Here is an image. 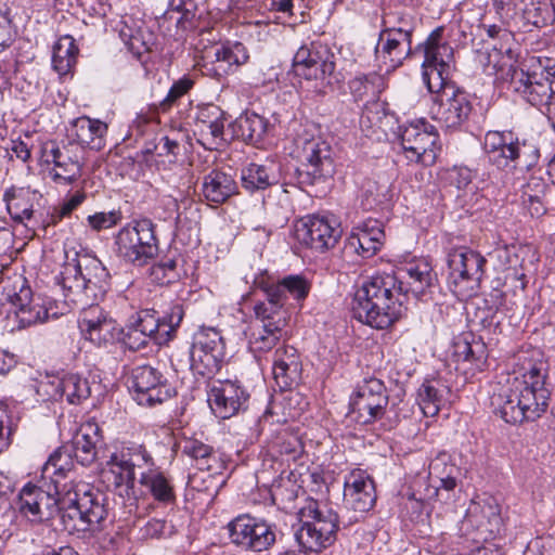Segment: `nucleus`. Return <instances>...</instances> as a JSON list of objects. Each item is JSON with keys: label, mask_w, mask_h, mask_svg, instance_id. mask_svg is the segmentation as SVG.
<instances>
[{"label": "nucleus", "mask_w": 555, "mask_h": 555, "mask_svg": "<svg viewBox=\"0 0 555 555\" xmlns=\"http://www.w3.org/2000/svg\"><path fill=\"white\" fill-rule=\"evenodd\" d=\"M55 493L31 481L18 492L16 508L31 522H42L59 515L63 530L69 534L91 537L104 528L109 516L108 499L99 488L85 481H68L57 486Z\"/></svg>", "instance_id": "obj_1"}, {"label": "nucleus", "mask_w": 555, "mask_h": 555, "mask_svg": "<svg viewBox=\"0 0 555 555\" xmlns=\"http://www.w3.org/2000/svg\"><path fill=\"white\" fill-rule=\"evenodd\" d=\"M408 295L404 282L393 271L376 273L357 289L352 305V317L377 330L391 326L405 310Z\"/></svg>", "instance_id": "obj_2"}, {"label": "nucleus", "mask_w": 555, "mask_h": 555, "mask_svg": "<svg viewBox=\"0 0 555 555\" xmlns=\"http://www.w3.org/2000/svg\"><path fill=\"white\" fill-rule=\"evenodd\" d=\"M551 391L545 385H528L526 380H509L498 386L491 397L492 413L505 423L517 425L539 420L547 410Z\"/></svg>", "instance_id": "obj_3"}, {"label": "nucleus", "mask_w": 555, "mask_h": 555, "mask_svg": "<svg viewBox=\"0 0 555 555\" xmlns=\"http://www.w3.org/2000/svg\"><path fill=\"white\" fill-rule=\"evenodd\" d=\"M297 514L301 525L295 539L302 550L320 553L336 542L340 519L332 503L308 496Z\"/></svg>", "instance_id": "obj_4"}, {"label": "nucleus", "mask_w": 555, "mask_h": 555, "mask_svg": "<svg viewBox=\"0 0 555 555\" xmlns=\"http://www.w3.org/2000/svg\"><path fill=\"white\" fill-rule=\"evenodd\" d=\"M505 79L522 100L543 111L555 95V60L532 56L526 69L511 64L505 73Z\"/></svg>", "instance_id": "obj_5"}, {"label": "nucleus", "mask_w": 555, "mask_h": 555, "mask_svg": "<svg viewBox=\"0 0 555 555\" xmlns=\"http://www.w3.org/2000/svg\"><path fill=\"white\" fill-rule=\"evenodd\" d=\"M293 143L300 163L295 169L294 178L300 189L322 183L333 177L335 165L327 142L304 130L296 134Z\"/></svg>", "instance_id": "obj_6"}, {"label": "nucleus", "mask_w": 555, "mask_h": 555, "mask_svg": "<svg viewBox=\"0 0 555 555\" xmlns=\"http://www.w3.org/2000/svg\"><path fill=\"white\" fill-rule=\"evenodd\" d=\"M113 250L125 263L149 264L159 250L156 224L150 218L128 222L114 235Z\"/></svg>", "instance_id": "obj_7"}, {"label": "nucleus", "mask_w": 555, "mask_h": 555, "mask_svg": "<svg viewBox=\"0 0 555 555\" xmlns=\"http://www.w3.org/2000/svg\"><path fill=\"white\" fill-rule=\"evenodd\" d=\"M487 259L467 246L451 247L447 251V285L459 299L478 294L485 276Z\"/></svg>", "instance_id": "obj_8"}, {"label": "nucleus", "mask_w": 555, "mask_h": 555, "mask_svg": "<svg viewBox=\"0 0 555 555\" xmlns=\"http://www.w3.org/2000/svg\"><path fill=\"white\" fill-rule=\"evenodd\" d=\"M443 33L442 26L435 28L427 39L416 48L424 53L423 82L430 93H437V95L448 91L446 85L453 60V48L443 39Z\"/></svg>", "instance_id": "obj_9"}, {"label": "nucleus", "mask_w": 555, "mask_h": 555, "mask_svg": "<svg viewBox=\"0 0 555 555\" xmlns=\"http://www.w3.org/2000/svg\"><path fill=\"white\" fill-rule=\"evenodd\" d=\"M227 529L231 543L253 553L271 551L283 535L276 524L249 514L236 516L227 525Z\"/></svg>", "instance_id": "obj_10"}, {"label": "nucleus", "mask_w": 555, "mask_h": 555, "mask_svg": "<svg viewBox=\"0 0 555 555\" xmlns=\"http://www.w3.org/2000/svg\"><path fill=\"white\" fill-rule=\"evenodd\" d=\"M251 321L246 335L253 352H268L274 348L283 336L291 319L289 310H281L270 304L257 301L254 307Z\"/></svg>", "instance_id": "obj_11"}, {"label": "nucleus", "mask_w": 555, "mask_h": 555, "mask_svg": "<svg viewBox=\"0 0 555 555\" xmlns=\"http://www.w3.org/2000/svg\"><path fill=\"white\" fill-rule=\"evenodd\" d=\"M107 472L113 477L112 485L125 487L127 493L133 491L138 482L137 470H149L156 466L152 453L142 443L128 442L114 451L106 462Z\"/></svg>", "instance_id": "obj_12"}, {"label": "nucleus", "mask_w": 555, "mask_h": 555, "mask_svg": "<svg viewBox=\"0 0 555 555\" xmlns=\"http://www.w3.org/2000/svg\"><path fill=\"white\" fill-rule=\"evenodd\" d=\"M185 365L202 377L211 378L221 369L225 358V343L215 327H202L193 336V343L185 352Z\"/></svg>", "instance_id": "obj_13"}, {"label": "nucleus", "mask_w": 555, "mask_h": 555, "mask_svg": "<svg viewBox=\"0 0 555 555\" xmlns=\"http://www.w3.org/2000/svg\"><path fill=\"white\" fill-rule=\"evenodd\" d=\"M389 395L384 382L366 377L357 384L349 401V414L361 425L373 424L387 413Z\"/></svg>", "instance_id": "obj_14"}, {"label": "nucleus", "mask_w": 555, "mask_h": 555, "mask_svg": "<svg viewBox=\"0 0 555 555\" xmlns=\"http://www.w3.org/2000/svg\"><path fill=\"white\" fill-rule=\"evenodd\" d=\"M399 138L406 158L423 165H433L440 151L439 133L425 118L399 127Z\"/></svg>", "instance_id": "obj_15"}, {"label": "nucleus", "mask_w": 555, "mask_h": 555, "mask_svg": "<svg viewBox=\"0 0 555 555\" xmlns=\"http://www.w3.org/2000/svg\"><path fill=\"white\" fill-rule=\"evenodd\" d=\"M184 315L183 304L175 301L162 315L153 308H145L132 315L130 322L138 327L139 332L150 336L157 346H165L176 338Z\"/></svg>", "instance_id": "obj_16"}, {"label": "nucleus", "mask_w": 555, "mask_h": 555, "mask_svg": "<svg viewBox=\"0 0 555 555\" xmlns=\"http://www.w3.org/2000/svg\"><path fill=\"white\" fill-rule=\"evenodd\" d=\"M129 383L133 400L142 406L153 408L176 396V388L163 372L150 364L133 367Z\"/></svg>", "instance_id": "obj_17"}, {"label": "nucleus", "mask_w": 555, "mask_h": 555, "mask_svg": "<svg viewBox=\"0 0 555 555\" xmlns=\"http://www.w3.org/2000/svg\"><path fill=\"white\" fill-rule=\"evenodd\" d=\"M41 158L44 164L53 165L50 177L56 183L72 184L81 177L83 151L75 142L48 141L41 147Z\"/></svg>", "instance_id": "obj_18"}, {"label": "nucleus", "mask_w": 555, "mask_h": 555, "mask_svg": "<svg viewBox=\"0 0 555 555\" xmlns=\"http://www.w3.org/2000/svg\"><path fill=\"white\" fill-rule=\"evenodd\" d=\"M254 285L266 295L261 302L270 304L281 310H288L286 307L288 298H293L301 307L311 289V282L300 274H289L275 280L267 273H260L255 278Z\"/></svg>", "instance_id": "obj_19"}, {"label": "nucleus", "mask_w": 555, "mask_h": 555, "mask_svg": "<svg viewBox=\"0 0 555 555\" xmlns=\"http://www.w3.org/2000/svg\"><path fill=\"white\" fill-rule=\"evenodd\" d=\"M340 235L339 223L328 216H306L296 221L294 227L296 241L318 253H325L334 248Z\"/></svg>", "instance_id": "obj_20"}, {"label": "nucleus", "mask_w": 555, "mask_h": 555, "mask_svg": "<svg viewBox=\"0 0 555 555\" xmlns=\"http://www.w3.org/2000/svg\"><path fill=\"white\" fill-rule=\"evenodd\" d=\"M250 393L238 379L215 380L207 391V402L212 413L229 420L248 409Z\"/></svg>", "instance_id": "obj_21"}, {"label": "nucleus", "mask_w": 555, "mask_h": 555, "mask_svg": "<svg viewBox=\"0 0 555 555\" xmlns=\"http://www.w3.org/2000/svg\"><path fill=\"white\" fill-rule=\"evenodd\" d=\"M473 112L470 96L464 90L452 89L441 92L434 98V104L430 108L431 116L441 126L447 129H461L467 121Z\"/></svg>", "instance_id": "obj_22"}, {"label": "nucleus", "mask_w": 555, "mask_h": 555, "mask_svg": "<svg viewBox=\"0 0 555 555\" xmlns=\"http://www.w3.org/2000/svg\"><path fill=\"white\" fill-rule=\"evenodd\" d=\"M227 120V113L218 105L198 106L194 119V135L197 142L205 150H219L225 143L224 125Z\"/></svg>", "instance_id": "obj_23"}, {"label": "nucleus", "mask_w": 555, "mask_h": 555, "mask_svg": "<svg viewBox=\"0 0 555 555\" xmlns=\"http://www.w3.org/2000/svg\"><path fill=\"white\" fill-rule=\"evenodd\" d=\"M81 336L98 347L115 341L120 331L99 305H90L78 318Z\"/></svg>", "instance_id": "obj_24"}, {"label": "nucleus", "mask_w": 555, "mask_h": 555, "mask_svg": "<svg viewBox=\"0 0 555 555\" xmlns=\"http://www.w3.org/2000/svg\"><path fill=\"white\" fill-rule=\"evenodd\" d=\"M406 29L382 28L375 47L378 62L386 67V72L395 70L412 54V40Z\"/></svg>", "instance_id": "obj_25"}, {"label": "nucleus", "mask_w": 555, "mask_h": 555, "mask_svg": "<svg viewBox=\"0 0 555 555\" xmlns=\"http://www.w3.org/2000/svg\"><path fill=\"white\" fill-rule=\"evenodd\" d=\"M376 502L375 482L361 469L352 470L344 482V504L348 509L366 513Z\"/></svg>", "instance_id": "obj_26"}, {"label": "nucleus", "mask_w": 555, "mask_h": 555, "mask_svg": "<svg viewBox=\"0 0 555 555\" xmlns=\"http://www.w3.org/2000/svg\"><path fill=\"white\" fill-rule=\"evenodd\" d=\"M273 378L282 391L291 390L301 380L302 363L300 354L293 346L275 349L272 366Z\"/></svg>", "instance_id": "obj_27"}, {"label": "nucleus", "mask_w": 555, "mask_h": 555, "mask_svg": "<svg viewBox=\"0 0 555 555\" xmlns=\"http://www.w3.org/2000/svg\"><path fill=\"white\" fill-rule=\"evenodd\" d=\"M515 376L512 380H526L528 385H545L548 375V362L541 349L521 347L514 354Z\"/></svg>", "instance_id": "obj_28"}, {"label": "nucleus", "mask_w": 555, "mask_h": 555, "mask_svg": "<svg viewBox=\"0 0 555 555\" xmlns=\"http://www.w3.org/2000/svg\"><path fill=\"white\" fill-rule=\"evenodd\" d=\"M404 282L406 295L413 294L420 298L435 286L437 273L430 261L426 258L414 259L393 271Z\"/></svg>", "instance_id": "obj_29"}, {"label": "nucleus", "mask_w": 555, "mask_h": 555, "mask_svg": "<svg viewBox=\"0 0 555 555\" xmlns=\"http://www.w3.org/2000/svg\"><path fill=\"white\" fill-rule=\"evenodd\" d=\"M138 483L143 488L144 493L155 502L164 506L175 505L177 492L173 477L162 467L155 466L139 474Z\"/></svg>", "instance_id": "obj_30"}, {"label": "nucleus", "mask_w": 555, "mask_h": 555, "mask_svg": "<svg viewBox=\"0 0 555 555\" xmlns=\"http://www.w3.org/2000/svg\"><path fill=\"white\" fill-rule=\"evenodd\" d=\"M231 127L237 139L257 147L264 144L274 129V125L267 117L251 111L242 113Z\"/></svg>", "instance_id": "obj_31"}, {"label": "nucleus", "mask_w": 555, "mask_h": 555, "mask_svg": "<svg viewBox=\"0 0 555 555\" xmlns=\"http://www.w3.org/2000/svg\"><path fill=\"white\" fill-rule=\"evenodd\" d=\"M518 138L511 130H489L485 134L483 151L489 162L500 169L512 166Z\"/></svg>", "instance_id": "obj_32"}, {"label": "nucleus", "mask_w": 555, "mask_h": 555, "mask_svg": "<svg viewBox=\"0 0 555 555\" xmlns=\"http://www.w3.org/2000/svg\"><path fill=\"white\" fill-rule=\"evenodd\" d=\"M103 441L102 429L94 420L83 422L68 447L73 448V454L81 466H90L98 454V446Z\"/></svg>", "instance_id": "obj_33"}, {"label": "nucleus", "mask_w": 555, "mask_h": 555, "mask_svg": "<svg viewBox=\"0 0 555 555\" xmlns=\"http://www.w3.org/2000/svg\"><path fill=\"white\" fill-rule=\"evenodd\" d=\"M11 302L16 308L15 314L21 327L43 323L49 319V309L40 297H34L28 285H22L17 293L11 296Z\"/></svg>", "instance_id": "obj_34"}, {"label": "nucleus", "mask_w": 555, "mask_h": 555, "mask_svg": "<svg viewBox=\"0 0 555 555\" xmlns=\"http://www.w3.org/2000/svg\"><path fill=\"white\" fill-rule=\"evenodd\" d=\"M459 475L460 468L451 463V455L444 451L439 452L429 464L430 478L438 480L429 498L436 496L439 501L449 500L457 487Z\"/></svg>", "instance_id": "obj_35"}, {"label": "nucleus", "mask_w": 555, "mask_h": 555, "mask_svg": "<svg viewBox=\"0 0 555 555\" xmlns=\"http://www.w3.org/2000/svg\"><path fill=\"white\" fill-rule=\"evenodd\" d=\"M119 37L128 51L139 61L152 51L156 35L144 21L128 17L121 23Z\"/></svg>", "instance_id": "obj_36"}, {"label": "nucleus", "mask_w": 555, "mask_h": 555, "mask_svg": "<svg viewBox=\"0 0 555 555\" xmlns=\"http://www.w3.org/2000/svg\"><path fill=\"white\" fill-rule=\"evenodd\" d=\"M201 194L207 203L221 205L238 194V185L231 173L212 169L203 177Z\"/></svg>", "instance_id": "obj_37"}, {"label": "nucleus", "mask_w": 555, "mask_h": 555, "mask_svg": "<svg viewBox=\"0 0 555 555\" xmlns=\"http://www.w3.org/2000/svg\"><path fill=\"white\" fill-rule=\"evenodd\" d=\"M39 193L29 186H15L7 189L3 193V202L7 211L16 223L30 222L35 219L34 205Z\"/></svg>", "instance_id": "obj_38"}, {"label": "nucleus", "mask_w": 555, "mask_h": 555, "mask_svg": "<svg viewBox=\"0 0 555 555\" xmlns=\"http://www.w3.org/2000/svg\"><path fill=\"white\" fill-rule=\"evenodd\" d=\"M241 182L249 193L268 190L280 182L278 165L249 163L241 170Z\"/></svg>", "instance_id": "obj_39"}, {"label": "nucleus", "mask_w": 555, "mask_h": 555, "mask_svg": "<svg viewBox=\"0 0 555 555\" xmlns=\"http://www.w3.org/2000/svg\"><path fill=\"white\" fill-rule=\"evenodd\" d=\"M453 356L457 362H468L482 370L488 358V348L481 337L472 332H464L453 341Z\"/></svg>", "instance_id": "obj_40"}, {"label": "nucleus", "mask_w": 555, "mask_h": 555, "mask_svg": "<svg viewBox=\"0 0 555 555\" xmlns=\"http://www.w3.org/2000/svg\"><path fill=\"white\" fill-rule=\"evenodd\" d=\"M347 87L354 103L367 104L378 100L385 90V79L376 72L360 73L349 79Z\"/></svg>", "instance_id": "obj_41"}, {"label": "nucleus", "mask_w": 555, "mask_h": 555, "mask_svg": "<svg viewBox=\"0 0 555 555\" xmlns=\"http://www.w3.org/2000/svg\"><path fill=\"white\" fill-rule=\"evenodd\" d=\"M550 185L537 175H531L521 186V203L531 217L540 218L547 211L546 194Z\"/></svg>", "instance_id": "obj_42"}, {"label": "nucleus", "mask_w": 555, "mask_h": 555, "mask_svg": "<svg viewBox=\"0 0 555 555\" xmlns=\"http://www.w3.org/2000/svg\"><path fill=\"white\" fill-rule=\"evenodd\" d=\"M75 140L73 142L79 144L81 149L100 151L105 146V134L107 125L99 119H92L87 116L77 118L74 121Z\"/></svg>", "instance_id": "obj_43"}, {"label": "nucleus", "mask_w": 555, "mask_h": 555, "mask_svg": "<svg viewBox=\"0 0 555 555\" xmlns=\"http://www.w3.org/2000/svg\"><path fill=\"white\" fill-rule=\"evenodd\" d=\"M75 256L78 270L82 273L81 276H83L90 294L95 297L98 292H105L109 273L101 260L87 253H75Z\"/></svg>", "instance_id": "obj_44"}, {"label": "nucleus", "mask_w": 555, "mask_h": 555, "mask_svg": "<svg viewBox=\"0 0 555 555\" xmlns=\"http://www.w3.org/2000/svg\"><path fill=\"white\" fill-rule=\"evenodd\" d=\"M81 274L75 257L72 261L67 260L64 263L63 270L56 276L57 284L62 286L65 298L75 304L82 301V296L87 298L92 296Z\"/></svg>", "instance_id": "obj_45"}, {"label": "nucleus", "mask_w": 555, "mask_h": 555, "mask_svg": "<svg viewBox=\"0 0 555 555\" xmlns=\"http://www.w3.org/2000/svg\"><path fill=\"white\" fill-rule=\"evenodd\" d=\"M182 453L192 459L201 470L217 474L223 467L215 449L198 439H185L182 444Z\"/></svg>", "instance_id": "obj_46"}, {"label": "nucleus", "mask_w": 555, "mask_h": 555, "mask_svg": "<svg viewBox=\"0 0 555 555\" xmlns=\"http://www.w3.org/2000/svg\"><path fill=\"white\" fill-rule=\"evenodd\" d=\"M79 49L73 36H62L53 47L52 67L60 75L70 74L77 63Z\"/></svg>", "instance_id": "obj_47"}, {"label": "nucleus", "mask_w": 555, "mask_h": 555, "mask_svg": "<svg viewBox=\"0 0 555 555\" xmlns=\"http://www.w3.org/2000/svg\"><path fill=\"white\" fill-rule=\"evenodd\" d=\"M392 205V193L387 184L369 180L362 186L361 206L364 210L388 211Z\"/></svg>", "instance_id": "obj_48"}, {"label": "nucleus", "mask_w": 555, "mask_h": 555, "mask_svg": "<svg viewBox=\"0 0 555 555\" xmlns=\"http://www.w3.org/2000/svg\"><path fill=\"white\" fill-rule=\"evenodd\" d=\"M73 448L68 447V443L62 444L54 450L42 467V474L46 477H50L52 481L57 478H64L74 469L75 456L73 454Z\"/></svg>", "instance_id": "obj_49"}, {"label": "nucleus", "mask_w": 555, "mask_h": 555, "mask_svg": "<svg viewBox=\"0 0 555 555\" xmlns=\"http://www.w3.org/2000/svg\"><path fill=\"white\" fill-rule=\"evenodd\" d=\"M61 391V401L65 399L69 404H81L91 395L89 380L78 374H66L57 382Z\"/></svg>", "instance_id": "obj_50"}, {"label": "nucleus", "mask_w": 555, "mask_h": 555, "mask_svg": "<svg viewBox=\"0 0 555 555\" xmlns=\"http://www.w3.org/2000/svg\"><path fill=\"white\" fill-rule=\"evenodd\" d=\"M274 454L283 462L296 463L304 456L305 447L300 437L287 430L281 431L272 443Z\"/></svg>", "instance_id": "obj_51"}, {"label": "nucleus", "mask_w": 555, "mask_h": 555, "mask_svg": "<svg viewBox=\"0 0 555 555\" xmlns=\"http://www.w3.org/2000/svg\"><path fill=\"white\" fill-rule=\"evenodd\" d=\"M417 403L426 417L436 416L443 403V390L439 383L425 380L417 390Z\"/></svg>", "instance_id": "obj_52"}, {"label": "nucleus", "mask_w": 555, "mask_h": 555, "mask_svg": "<svg viewBox=\"0 0 555 555\" xmlns=\"http://www.w3.org/2000/svg\"><path fill=\"white\" fill-rule=\"evenodd\" d=\"M522 17L527 24L542 28L555 21V8L551 0H529L522 9Z\"/></svg>", "instance_id": "obj_53"}, {"label": "nucleus", "mask_w": 555, "mask_h": 555, "mask_svg": "<svg viewBox=\"0 0 555 555\" xmlns=\"http://www.w3.org/2000/svg\"><path fill=\"white\" fill-rule=\"evenodd\" d=\"M301 487L292 480L289 477H279L278 480H273L270 494L274 505L282 509L293 508V504L298 498Z\"/></svg>", "instance_id": "obj_54"}, {"label": "nucleus", "mask_w": 555, "mask_h": 555, "mask_svg": "<svg viewBox=\"0 0 555 555\" xmlns=\"http://www.w3.org/2000/svg\"><path fill=\"white\" fill-rule=\"evenodd\" d=\"M335 67L334 54L331 53L330 50L323 48L320 49L319 54L314 56L311 63L307 64V68L304 67L297 76L307 80H323L333 75Z\"/></svg>", "instance_id": "obj_55"}, {"label": "nucleus", "mask_w": 555, "mask_h": 555, "mask_svg": "<svg viewBox=\"0 0 555 555\" xmlns=\"http://www.w3.org/2000/svg\"><path fill=\"white\" fill-rule=\"evenodd\" d=\"M383 244L384 238L367 236L366 234L352 231L346 241L345 249L356 253L364 259H369L376 255Z\"/></svg>", "instance_id": "obj_56"}, {"label": "nucleus", "mask_w": 555, "mask_h": 555, "mask_svg": "<svg viewBox=\"0 0 555 555\" xmlns=\"http://www.w3.org/2000/svg\"><path fill=\"white\" fill-rule=\"evenodd\" d=\"M192 144L189 137L177 133V137L164 135L160 138L159 157H169V162L176 163L183 157L190 150Z\"/></svg>", "instance_id": "obj_57"}, {"label": "nucleus", "mask_w": 555, "mask_h": 555, "mask_svg": "<svg viewBox=\"0 0 555 555\" xmlns=\"http://www.w3.org/2000/svg\"><path fill=\"white\" fill-rule=\"evenodd\" d=\"M215 57L218 62L241 66L248 62L249 54L244 43L240 41H225L216 49Z\"/></svg>", "instance_id": "obj_58"}, {"label": "nucleus", "mask_w": 555, "mask_h": 555, "mask_svg": "<svg viewBox=\"0 0 555 555\" xmlns=\"http://www.w3.org/2000/svg\"><path fill=\"white\" fill-rule=\"evenodd\" d=\"M391 118H393V115L389 113L387 104L377 100L364 104L361 124H367L369 127L385 130L384 127L389 124Z\"/></svg>", "instance_id": "obj_59"}, {"label": "nucleus", "mask_w": 555, "mask_h": 555, "mask_svg": "<svg viewBox=\"0 0 555 555\" xmlns=\"http://www.w3.org/2000/svg\"><path fill=\"white\" fill-rule=\"evenodd\" d=\"M195 81L189 75H184L178 80L173 81L167 95L159 102L157 106L158 113H168L175 105H177L182 96L188 94L194 87Z\"/></svg>", "instance_id": "obj_60"}, {"label": "nucleus", "mask_w": 555, "mask_h": 555, "mask_svg": "<svg viewBox=\"0 0 555 555\" xmlns=\"http://www.w3.org/2000/svg\"><path fill=\"white\" fill-rule=\"evenodd\" d=\"M515 154L516 155L511 166L515 169L518 168L520 170H530L538 164L540 159V150L534 143L527 140L520 141L518 139Z\"/></svg>", "instance_id": "obj_61"}, {"label": "nucleus", "mask_w": 555, "mask_h": 555, "mask_svg": "<svg viewBox=\"0 0 555 555\" xmlns=\"http://www.w3.org/2000/svg\"><path fill=\"white\" fill-rule=\"evenodd\" d=\"M144 539H168L171 538L177 529L171 521L160 518L150 519L141 529Z\"/></svg>", "instance_id": "obj_62"}, {"label": "nucleus", "mask_w": 555, "mask_h": 555, "mask_svg": "<svg viewBox=\"0 0 555 555\" xmlns=\"http://www.w3.org/2000/svg\"><path fill=\"white\" fill-rule=\"evenodd\" d=\"M122 220V212L120 209H113L111 211H99L87 217L88 225L95 232L111 229L117 225Z\"/></svg>", "instance_id": "obj_63"}, {"label": "nucleus", "mask_w": 555, "mask_h": 555, "mask_svg": "<svg viewBox=\"0 0 555 555\" xmlns=\"http://www.w3.org/2000/svg\"><path fill=\"white\" fill-rule=\"evenodd\" d=\"M444 182L457 190H465L473 181V172L464 166H454L446 170L443 175Z\"/></svg>", "instance_id": "obj_64"}]
</instances>
